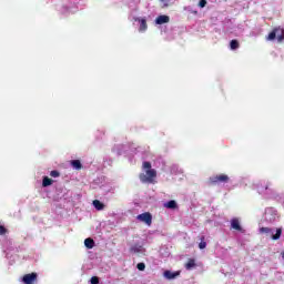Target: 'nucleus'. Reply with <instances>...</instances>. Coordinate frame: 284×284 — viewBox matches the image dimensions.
I'll list each match as a JSON object with an SVG mask.
<instances>
[{
	"mask_svg": "<svg viewBox=\"0 0 284 284\" xmlns=\"http://www.w3.org/2000/svg\"><path fill=\"white\" fill-rule=\"evenodd\" d=\"M71 165L72 168H74V170H81V168H83V165L81 164V161L79 160H72Z\"/></svg>",
	"mask_w": 284,
	"mask_h": 284,
	"instance_id": "obj_15",
	"label": "nucleus"
},
{
	"mask_svg": "<svg viewBox=\"0 0 284 284\" xmlns=\"http://www.w3.org/2000/svg\"><path fill=\"white\" fill-rule=\"evenodd\" d=\"M138 221H141L146 225H152V214L150 212L142 213L138 215Z\"/></svg>",
	"mask_w": 284,
	"mask_h": 284,
	"instance_id": "obj_5",
	"label": "nucleus"
},
{
	"mask_svg": "<svg viewBox=\"0 0 284 284\" xmlns=\"http://www.w3.org/2000/svg\"><path fill=\"white\" fill-rule=\"evenodd\" d=\"M260 232H261V234H272V229H270V227H261Z\"/></svg>",
	"mask_w": 284,
	"mask_h": 284,
	"instance_id": "obj_20",
	"label": "nucleus"
},
{
	"mask_svg": "<svg viewBox=\"0 0 284 284\" xmlns=\"http://www.w3.org/2000/svg\"><path fill=\"white\" fill-rule=\"evenodd\" d=\"M281 234H283V230L277 229L276 233L274 235H272L273 241H278V239H281Z\"/></svg>",
	"mask_w": 284,
	"mask_h": 284,
	"instance_id": "obj_19",
	"label": "nucleus"
},
{
	"mask_svg": "<svg viewBox=\"0 0 284 284\" xmlns=\"http://www.w3.org/2000/svg\"><path fill=\"white\" fill-rule=\"evenodd\" d=\"M267 189H268V186L266 185V186H265V190H267Z\"/></svg>",
	"mask_w": 284,
	"mask_h": 284,
	"instance_id": "obj_27",
	"label": "nucleus"
},
{
	"mask_svg": "<svg viewBox=\"0 0 284 284\" xmlns=\"http://www.w3.org/2000/svg\"><path fill=\"white\" fill-rule=\"evenodd\" d=\"M142 168L146 171L139 175L141 183H154V179H156V170L152 169V163L143 162Z\"/></svg>",
	"mask_w": 284,
	"mask_h": 284,
	"instance_id": "obj_1",
	"label": "nucleus"
},
{
	"mask_svg": "<svg viewBox=\"0 0 284 284\" xmlns=\"http://www.w3.org/2000/svg\"><path fill=\"white\" fill-rule=\"evenodd\" d=\"M143 246L141 244H134L130 247L131 254H141Z\"/></svg>",
	"mask_w": 284,
	"mask_h": 284,
	"instance_id": "obj_9",
	"label": "nucleus"
},
{
	"mask_svg": "<svg viewBox=\"0 0 284 284\" xmlns=\"http://www.w3.org/2000/svg\"><path fill=\"white\" fill-rule=\"evenodd\" d=\"M99 283V277L93 276L91 277V284H98Z\"/></svg>",
	"mask_w": 284,
	"mask_h": 284,
	"instance_id": "obj_25",
	"label": "nucleus"
},
{
	"mask_svg": "<svg viewBox=\"0 0 284 284\" xmlns=\"http://www.w3.org/2000/svg\"><path fill=\"white\" fill-rule=\"evenodd\" d=\"M274 39H277L278 43H282V41L284 40V29H273L272 32H270L267 36V41H274Z\"/></svg>",
	"mask_w": 284,
	"mask_h": 284,
	"instance_id": "obj_3",
	"label": "nucleus"
},
{
	"mask_svg": "<svg viewBox=\"0 0 284 284\" xmlns=\"http://www.w3.org/2000/svg\"><path fill=\"white\" fill-rule=\"evenodd\" d=\"M155 23L156 26H163V23H170V16H165V14L159 16L155 19Z\"/></svg>",
	"mask_w": 284,
	"mask_h": 284,
	"instance_id": "obj_6",
	"label": "nucleus"
},
{
	"mask_svg": "<svg viewBox=\"0 0 284 284\" xmlns=\"http://www.w3.org/2000/svg\"><path fill=\"white\" fill-rule=\"evenodd\" d=\"M164 207H166L168 210H176L179 205L176 204V201L171 200L164 204Z\"/></svg>",
	"mask_w": 284,
	"mask_h": 284,
	"instance_id": "obj_10",
	"label": "nucleus"
},
{
	"mask_svg": "<svg viewBox=\"0 0 284 284\" xmlns=\"http://www.w3.org/2000/svg\"><path fill=\"white\" fill-rule=\"evenodd\" d=\"M6 234H8V229H6V226L3 225H0V236H3Z\"/></svg>",
	"mask_w": 284,
	"mask_h": 284,
	"instance_id": "obj_22",
	"label": "nucleus"
},
{
	"mask_svg": "<svg viewBox=\"0 0 284 284\" xmlns=\"http://www.w3.org/2000/svg\"><path fill=\"white\" fill-rule=\"evenodd\" d=\"M231 226H232L233 230H236L237 232H243V227H241V222L236 217H234L231 221Z\"/></svg>",
	"mask_w": 284,
	"mask_h": 284,
	"instance_id": "obj_8",
	"label": "nucleus"
},
{
	"mask_svg": "<svg viewBox=\"0 0 284 284\" xmlns=\"http://www.w3.org/2000/svg\"><path fill=\"white\" fill-rule=\"evenodd\" d=\"M179 272H172V271H165L164 276L165 278H169V281H172V278H176L179 276Z\"/></svg>",
	"mask_w": 284,
	"mask_h": 284,
	"instance_id": "obj_11",
	"label": "nucleus"
},
{
	"mask_svg": "<svg viewBox=\"0 0 284 284\" xmlns=\"http://www.w3.org/2000/svg\"><path fill=\"white\" fill-rule=\"evenodd\" d=\"M60 175H61V173H59V171H57V170H53V171L50 172V176H52L53 179H57Z\"/></svg>",
	"mask_w": 284,
	"mask_h": 284,
	"instance_id": "obj_21",
	"label": "nucleus"
},
{
	"mask_svg": "<svg viewBox=\"0 0 284 284\" xmlns=\"http://www.w3.org/2000/svg\"><path fill=\"white\" fill-rule=\"evenodd\" d=\"M221 183H230V176L227 174H217L209 179V185H219Z\"/></svg>",
	"mask_w": 284,
	"mask_h": 284,
	"instance_id": "obj_2",
	"label": "nucleus"
},
{
	"mask_svg": "<svg viewBox=\"0 0 284 284\" xmlns=\"http://www.w3.org/2000/svg\"><path fill=\"white\" fill-rule=\"evenodd\" d=\"M93 207H95V210L101 211L105 209V204H103L101 201L99 200H94L93 201Z\"/></svg>",
	"mask_w": 284,
	"mask_h": 284,
	"instance_id": "obj_12",
	"label": "nucleus"
},
{
	"mask_svg": "<svg viewBox=\"0 0 284 284\" xmlns=\"http://www.w3.org/2000/svg\"><path fill=\"white\" fill-rule=\"evenodd\" d=\"M84 245L88 250H92V247H94V240H92L91 237L85 239Z\"/></svg>",
	"mask_w": 284,
	"mask_h": 284,
	"instance_id": "obj_13",
	"label": "nucleus"
},
{
	"mask_svg": "<svg viewBox=\"0 0 284 284\" xmlns=\"http://www.w3.org/2000/svg\"><path fill=\"white\" fill-rule=\"evenodd\" d=\"M52 183H53L52 179L44 176L42 180V187H50Z\"/></svg>",
	"mask_w": 284,
	"mask_h": 284,
	"instance_id": "obj_14",
	"label": "nucleus"
},
{
	"mask_svg": "<svg viewBox=\"0 0 284 284\" xmlns=\"http://www.w3.org/2000/svg\"><path fill=\"white\" fill-rule=\"evenodd\" d=\"M241 44L239 43V40H231L230 42L231 50H239Z\"/></svg>",
	"mask_w": 284,
	"mask_h": 284,
	"instance_id": "obj_17",
	"label": "nucleus"
},
{
	"mask_svg": "<svg viewBox=\"0 0 284 284\" xmlns=\"http://www.w3.org/2000/svg\"><path fill=\"white\" fill-rule=\"evenodd\" d=\"M39 278V274L36 272L24 274L22 277V283L24 284H36Z\"/></svg>",
	"mask_w": 284,
	"mask_h": 284,
	"instance_id": "obj_4",
	"label": "nucleus"
},
{
	"mask_svg": "<svg viewBox=\"0 0 284 284\" xmlns=\"http://www.w3.org/2000/svg\"><path fill=\"white\" fill-rule=\"evenodd\" d=\"M199 6L200 8H205V6H207V0H200Z\"/></svg>",
	"mask_w": 284,
	"mask_h": 284,
	"instance_id": "obj_24",
	"label": "nucleus"
},
{
	"mask_svg": "<svg viewBox=\"0 0 284 284\" xmlns=\"http://www.w3.org/2000/svg\"><path fill=\"white\" fill-rule=\"evenodd\" d=\"M168 6H169L168 3H164L163 8H168Z\"/></svg>",
	"mask_w": 284,
	"mask_h": 284,
	"instance_id": "obj_26",
	"label": "nucleus"
},
{
	"mask_svg": "<svg viewBox=\"0 0 284 284\" xmlns=\"http://www.w3.org/2000/svg\"><path fill=\"white\" fill-rule=\"evenodd\" d=\"M136 268H138L140 272H143V271L145 270V263H138Z\"/></svg>",
	"mask_w": 284,
	"mask_h": 284,
	"instance_id": "obj_23",
	"label": "nucleus"
},
{
	"mask_svg": "<svg viewBox=\"0 0 284 284\" xmlns=\"http://www.w3.org/2000/svg\"><path fill=\"white\" fill-rule=\"evenodd\" d=\"M192 267H196V262L194 261V258H190L185 264V270H192Z\"/></svg>",
	"mask_w": 284,
	"mask_h": 284,
	"instance_id": "obj_16",
	"label": "nucleus"
},
{
	"mask_svg": "<svg viewBox=\"0 0 284 284\" xmlns=\"http://www.w3.org/2000/svg\"><path fill=\"white\" fill-rule=\"evenodd\" d=\"M200 243H199V247H200V250H205V247H207V242L205 241V236H201L200 237Z\"/></svg>",
	"mask_w": 284,
	"mask_h": 284,
	"instance_id": "obj_18",
	"label": "nucleus"
},
{
	"mask_svg": "<svg viewBox=\"0 0 284 284\" xmlns=\"http://www.w3.org/2000/svg\"><path fill=\"white\" fill-rule=\"evenodd\" d=\"M135 21L140 23L139 32H145V30H148V20L144 18H135Z\"/></svg>",
	"mask_w": 284,
	"mask_h": 284,
	"instance_id": "obj_7",
	"label": "nucleus"
}]
</instances>
